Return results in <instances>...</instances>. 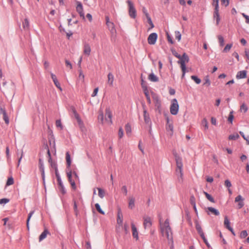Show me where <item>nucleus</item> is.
<instances>
[{
	"mask_svg": "<svg viewBox=\"0 0 249 249\" xmlns=\"http://www.w3.org/2000/svg\"><path fill=\"white\" fill-rule=\"evenodd\" d=\"M123 136H124L123 129L122 127H120L119 129V132H118V136H119V139H121L122 138H123Z\"/></svg>",
	"mask_w": 249,
	"mask_h": 249,
	"instance_id": "09e8293b",
	"label": "nucleus"
},
{
	"mask_svg": "<svg viewBox=\"0 0 249 249\" xmlns=\"http://www.w3.org/2000/svg\"><path fill=\"white\" fill-rule=\"evenodd\" d=\"M83 53L89 56L91 53V48L89 44L87 42L84 43Z\"/></svg>",
	"mask_w": 249,
	"mask_h": 249,
	"instance_id": "f8f14e48",
	"label": "nucleus"
},
{
	"mask_svg": "<svg viewBox=\"0 0 249 249\" xmlns=\"http://www.w3.org/2000/svg\"><path fill=\"white\" fill-rule=\"evenodd\" d=\"M76 10L79 14L80 17L85 19V14L83 12V7L82 3L79 1H76Z\"/></svg>",
	"mask_w": 249,
	"mask_h": 249,
	"instance_id": "6e6552de",
	"label": "nucleus"
},
{
	"mask_svg": "<svg viewBox=\"0 0 249 249\" xmlns=\"http://www.w3.org/2000/svg\"><path fill=\"white\" fill-rule=\"evenodd\" d=\"M14 184V179L13 178H9L6 182V185L9 186Z\"/></svg>",
	"mask_w": 249,
	"mask_h": 249,
	"instance_id": "c03bdc74",
	"label": "nucleus"
},
{
	"mask_svg": "<svg viewBox=\"0 0 249 249\" xmlns=\"http://www.w3.org/2000/svg\"><path fill=\"white\" fill-rule=\"evenodd\" d=\"M95 207L97 210V211L100 213L102 214H104V212L101 209L100 205L98 203H96L95 205Z\"/></svg>",
	"mask_w": 249,
	"mask_h": 249,
	"instance_id": "4c0bfd02",
	"label": "nucleus"
},
{
	"mask_svg": "<svg viewBox=\"0 0 249 249\" xmlns=\"http://www.w3.org/2000/svg\"><path fill=\"white\" fill-rule=\"evenodd\" d=\"M160 229L162 235L166 236L168 240L172 242V233L168 219L163 223H160Z\"/></svg>",
	"mask_w": 249,
	"mask_h": 249,
	"instance_id": "f257e3e1",
	"label": "nucleus"
},
{
	"mask_svg": "<svg viewBox=\"0 0 249 249\" xmlns=\"http://www.w3.org/2000/svg\"><path fill=\"white\" fill-rule=\"evenodd\" d=\"M66 163L67 166V169L68 170H71L70 166L71 165V156L69 154V152H67L66 154Z\"/></svg>",
	"mask_w": 249,
	"mask_h": 249,
	"instance_id": "412c9836",
	"label": "nucleus"
},
{
	"mask_svg": "<svg viewBox=\"0 0 249 249\" xmlns=\"http://www.w3.org/2000/svg\"><path fill=\"white\" fill-rule=\"evenodd\" d=\"M196 229L197 231L199 234H200V233L203 232V231L201 228V226L198 224L196 225Z\"/></svg>",
	"mask_w": 249,
	"mask_h": 249,
	"instance_id": "13d9d810",
	"label": "nucleus"
},
{
	"mask_svg": "<svg viewBox=\"0 0 249 249\" xmlns=\"http://www.w3.org/2000/svg\"><path fill=\"white\" fill-rule=\"evenodd\" d=\"M58 186L59 191L61 192L62 194H65L66 193V191L64 186L63 185V183H61V185H58Z\"/></svg>",
	"mask_w": 249,
	"mask_h": 249,
	"instance_id": "37998d69",
	"label": "nucleus"
},
{
	"mask_svg": "<svg viewBox=\"0 0 249 249\" xmlns=\"http://www.w3.org/2000/svg\"><path fill=\"white\" fill-rule=\"evenodd\" d=\"M179 109V105L176 99L171 101V104L170 107V113L174 115H177Z\"/></svg>",
	"mask_w": 249,
	"mask_h": 249,
	"instance_id": "39448f33",
	"label": "nucleus"
},
{
	"mask_svg": "<svg viewBox=\"0 0 249 249\" xmlns=\"http://www.w3.org/2000/svg\"><path fill=\"white\" fill-rule=\"evenodd\" d=\"M233 111H231L230 113L229 117H228V121L230 122L231 124L232 123V121L233 119V115H232Z\"/></svg>",
	"mask_w": 249,
	"mask_h": 249,
	"instance_id": "3c124183",
	"label": "nucleus"
},
{
	"mask_svg": "<svg viewBox=\"0 0 249 249\" xmlns=\"http://www.w3.org/2000/svg\"><path fill=\"white\" fill-rule=\"evenodd\" d=\"M49 234V232L46 229H45L44 231L40 234L39 237V241L40 242L43 239H44L46 237L47 234Z\"/></svg>",
	"mask_w": 249,
	"mask_h": 249,
	"instance_id": "393cba45",
	"label": "nucleus"
},
{
	"mask_svg": "<svg viewBox=\"0 0 249 249\" xmlns=\"http://www.w3.org/2000/svg\"><path fill=\"white\" fill-rule=\"evenodd\" d=\"M248 110V107L245 103H243L240 106V111L244 113L246 112Z\"/></svg>",
	"mask_w": 249,
	"mask_h": 249,
	"instance_id": "473e14b6",
	"label": "nucleus"
},
{
	"mask_svg": "<svg viewBox=\"0 0 249 249\" xmlns=\"http://www.w3.org/2000/svg\"><path fill=\"white\" fill-rule=\"evenodd\" d=\"M122 191L123 192V193L126 196L127 195V188L125 186H123L122 187Z\"/></svg>",
	"mask_w": 249,
	"mask_h": 249,
	"instance_id": "0e129e2a",
	"label": "nucleus"
},
{
	"mask_svg": "<svg viewBox=\"0 0 249 249\" xmlns=\"http://www.w3.org/2000/svg\"><path fill=\"white\" fill-rule=\"evenodd\" d=\"M244 198L241 196H237L235 198V202L238 203L237 207L238 209H241L244 205Z\"/></svg>",
	"mask_w": 249,
	"mask_h": 249,
	"instance_id": "9b49d317",
	"label": "nucleus"
},
{
	"mask_svg": "<svg viewBox=\"0 0 249 249\" xmlns=\"http://www.w3.org/2000/svg\"><path fill=\"white\" fill-rule=\"evenodd\" d=\"M114 81V76L111 73H109L107 75V84L110 86H113V83Z\"/></svg>",
	"mask_w": 249,
	"mask_h": 249,
	"instance_id": "5701e85b",
	"label": "nucleus"
},
{
	"mask_svg": "<svg viewBox=\"0 0 249 249\" xmlns=\"http://www.w3.org/2000/svg\"><path fill=\"white\" fill-rule=\"evenodd\" d=\"M126 3L128 7L129 16L132 18H135L137 16V12L134 3L130 0H127Z\"/></svg>",
	"mask_w": 249,
	"mask_h": 249,
	"instance_id": "20e7f679",
	"label": "nucleus"
},
{
	"mask_svg": "<svg viewBox=\"0 0 249 249\" xmlns=\"http://www.w3.org/2000/svg\"><path fill=\"white\" fill-rule=\"evenodd\" d=\"M202 124H203L204 125L206 129L208 128V124L206 119H205V118L203 119L202 121Z\"/></svg>",
	"mask_w": 249,
	"mask_h": 249,
	"instance_id": "5fc2aeb1",
	"label": "nucleus"
},
{
	"mask_svg": "<svg viewBox=\"0 0 249 249\" xmlns=\"http://www.w3.org/2000/svg\"><path fill=\"white\" fill-rule=\"evenodd\" d=\"M239 138V135L237 133L230 135L229 136V139L230 140H235Z\"/></svg>",
	"mask_w": 249,
	"mask_h": 249,
	"instance_id": "72a5a7b5",
	"label": "nucleus"
},
{
	"mask_svg": "<svg viewBox=\"0 0 249 249\" xmlns=\"http://www.w3.org/2000/svg\"><path fill=\"white\" fill-rule=\"evenodd\" d=\"M98 90H99L98 88H96L94 89L93 92H92V93L91 94V96L92 97L96 96L97 95V94L98 92Z\"/></svg>",
	"mask_w": 249,
	"mask_h": 249,
	"instance_id": "bf43d9fd",
	"label": "nucleus"
},
{
	"mask_svg": "<svg viewBox=\"0 0 249 249\" xmlns=\"http://www.w3.org/2000/svg\"><path fill=\"white\" fill-rule=\"evenodd\" d=\"M67 175L68 178V180L71 185V188L74 190H75L76 189V186L75 183V180L72 178V171L71 170H68Z\"/></svg>",
	"mask_w": 249,
	"mask_h": 249,
	"instance_id": "0eeeda50",
	"label": "nucleus"
},
{
	"mask_svg": "<svg viewBox=\"0 0 249 249\" xmlns=\"http://www.w3.org/2000/svg\"><path fill=\"white\" fill-rule=\"evenodd\" d=\"M219 0H213L212 2V5L214 7L213 16V18H216L217 25L219 24L220 20L219 14Z\"/></svg>",
	"mask_w": 249,
	"mask_h": 249,
	"instance_id": "7ed1b4c3",
	"label": "nucleus"
},
{
	"mask_svg": "<svg viewBox=\"0 0 249 249\" xmlns=\"http://www.w3.org/2000/svg\"><path fill=\"white\" fill-rule=\"evenodd\" d=\"M221 3L227 7L229 4V0H221Z\"/></svg>",
	"mask_w": 249,
	"mask_h": 249,
	"instance_id": "338daca9",
	"label": "nucleus"
},
{
	"mask_svg": "<svg viewBox=\"0 0 249 249\" xmlns=\"http://www.w3.org/2000/svg\"><path fill=\"white\" fill-rule=\"evenodd\" d=\"M65 64L67 67H69L70 69H72V65L69 61L65 60Z\"/></svg>",
	"mask_w": 249,
	"mask_h": 249,
	"instance_id": "4d7b16f0",
	"label": "nucleus"
},
{
	"mask_svg": "<svg viewBox=\"0 0 249 249\" xmlns=\"http://www.w3.org/2000/svg\"><path fill=\"white\" fill-rule=\"evenodd\" d=\"M29 26V22L28 20L26 18L24 19L23 22V27L24 29H28Z\"/></svg>",
	"mask_w": 249,
	"mask_h": 249,
	"instance_id": "a19ab883",
	"label": "nucleus"
},
{
	"mask_svg": "<svg viewBox=\"0 0 249 249\" xmlns=\"http://www.w3.org/2000/svg\"><path fill=\"white\" fill-rule=\"evenodd\" d=\"M206 212L208 214H210V213L215 215H218L219 214V212L217 210L211 207L206 208Z\"/></svg>",
	"mask_w": 249,
	"mask_h": 249,
	"instance_id": "4468645a",
	"label": "nucleus"
},
{
	"mask_svg": "<svg viewBox=\"0 0 249 249\" xmlns=\"http://www.w3.org/2000/svg\"><path fill=\"white\" fill-rule=\"evenodd\" d=\"M148 79L152 82H158L159 80L158 77L156 76L153 73H150L148 76Z\"/></svg>",
	"mask_w": 249,
	"mask_h": 249,
	"instance_id": "a878e982",
	"label": "nucleus"
},
{
	"mask_svg": "<svg viewBox=\"0 0 249 249\" xmlns=\"http://www.w3.org/2000/svg\"><path fill=\"white\" fill-rule=\"evenodd\" d=\"M224 225L225 226L226 228L228 229V230L231 228V227L230 226V222L227 216H225L224 218Z\"/></svg>",
	"mask_w": 249,
	"mask_h": 249,
	"instance_id": "c85d7f7f",
	"label": "nucleus"
},
{
	"mask_svg": "<svg viewBox=\"0 0 249 249\" xmlns=\"http://www.w3.org/2000/svg\"><path fill=\"white\" fill-rule=\"evenodd\" d=\"M158 35L156 33L151 34L147 38L148 43L150 45H154L157 40Z\"/></svg>",
	"mask_w": 249,
	"mask_h": 249,
	"instance_id": "1a4fd4ad",
	"label": "nucleus"
},
{
	"mask_svg": "<svg viewBox=\"0 0 249 249\" xmlns=\"http://www.w3.org/2000/svg\"><path fill=\"white\" fill-rule=\"evenodd\" d=\"M3 119L4 120L5 123L7 124H9V118H8V116L7 115L6 113L3 115Z\"/></svg>",
	"mask_w": 249,
	"mask_h": 249,
	"instance_id": "864d4df0",
	"label": "nucleus"
},
{
	"mask_svg": "<svg viewBox=\"0 0 249 249\" xmlns=\"http://www.w3.org/2000/svg\"><path fill=\"white\" fill-rule=\"evenodd\" d=\"M131 229L132 232V236L134 238L136 239V240H138L139 239V234L138 231H137V228L133 223H131Z\"/></svg>",
	"mask_w": 249,
	"mask_h": 249,
	"instance_id": "ddd939ff",
	"label": "nucleus"
},
{
	"mask_svg": "<svg viewBox=\"0 0 249 249\" xmlns=\"http://www.w3.org/2000/svg\"><path fill=\"white\" fill-rule=\"evenodd\" d=\"M123 214H122L121 210L119 209L118 211V213H117V224L119 226H122V224H123Z\"/></svg>",
	"mask_w": 249,
	"mask_h": 249,
	"instance_id": "f3484780",
	"label": "nucleus"
},
{
	"mask_svg": "<svg viewBox=\"0 0 249 249\" xmlns=\"http://www.w3.org/2000/svg\"><path fill=\"white\" fill-rule=\"evenodd\" d=\"M247 235H248L247 231H241L240 236V238H244L246 237H247Z\"/></svg>",
	"mask_w": 249,
	"mask_h": 249,
	"instance_id": "8fccbe9b",
	"label": "nucleus"
},
{
	"mask_svg": "<svg viewBox=\"0 0 249 249\" xmlns=\"http://www.w3.org/2000/svg\"><path fill=\"white\" fill-rule=\"evenodd\" d=\"M225 185L228 187V188H230L231 186V182L229 180H226L225 181Z\"/></svg>",
	"mask_w": 249,
	"mask_h": 249,
	"instance_id": "e2e57ef3",
	"label": "nucleus"
},
{
	"mask_svg": "<svg viewBox=\"0 0 249 249\" xmlns=\"http://www.w3.org/2000/svg\"><path fill=\"white\" fill-rule=\"evenodd\" d=\"M39 169H40V171L41 172L42 178L43 180H44V178H45L44 168L43 165L41 162V160H39Z\"/></svg>",
	"mask_w": 249,
	"mask_h": 249,
	"instance_id": "cd10ccee",
	"label": "nucleus"
},
{
	"mask_svg": "<svg viewBox=\"0 0 249 249\" xmlns=\"http://www.w3.org/2000/svg\"><path fill=\"white\" fill-rule=\"evenodd\" d=\"M125 129L126 133L127 135L129 136L131 132V125L129 124H127L125 126Z\"/></svg>",
	"mask_w": 249,
	"mask_h": 249,
	"instance_id": "2f4dec72",
	"label": "nucleus"
},
{
	"mask_svg": "<svg viewBox=\"0 0 249 249\" xmlns=\"http://www.w3.org/2000/svg\"><path fill=\"white\" fill-rule=\"evenodd\" d=\"M55 176L57 178V181L58 182V185H61V183H62V180L61 179L60 177L57 172V169L55 170Z\"/></svg>",
	"mask_w": 249,
	"mask_h": 249,
	"instance_id": "58836bf2",
	"label": "nucleus"
},
{
	"mask_svg": "<svg viewBox=\"0 0 249 249\" xmlns=\"http://www.w3.org/2000/svg\"><path fill=\"white\" fill-rule=\"evenodd\" d=\"M51 78L55 85V86L60 90L62 91V89L61 88L60 84L57 79L56 76L53 73L51 72Z\"/></svg>",
	"mask_w": 249,
	"mask_h": 249,
	"instance_id": "2eb2a0df",
	"label": "nucleus"
},
{
	"mask_svg": "<svg viewBox=\"0 0 249 249\" xmlns=\"http://www.w3.org/2000/svg\"><path fill=\"white\" fill-rule=\"evenodd\" d=\"M142 12L146 16V18H148V17H150V16L147 12V11L145 7L142 8Z\"/></svg>",
	"mask_w": 249,
	"mask_h": 249,
	"instance_id": "680f3d73",
	"label": "nucleus"
},
{
	"mask_svg": "<svg viewBox=\"0 0 249 249\" xmlns=\"http://www.w3.org/2000/svg\"><path fill=\"white\" fill-rule=\"evenodd\" d=\"M143 226L144 228H148L152 225L151 219L149 217H145L143 218Z\"/></svg>",
	"mask_w": 249,
	"mask_h": 249,
	"instance_id": "dca6fc26",
	"label": "nucleus"
},
{
	"mask_svg": "<svg viewBox=\"0 0 249 249\" xmlns=\"http://www.w3.org/2000/svg\"><path fill=\"white\" fill-rule=\"evenodd\" d=\"M135 198L133 196H130L128 198V207L129 208L132 209L135 207Z\"/></svg>",
	"mask_w": 249,
	"mask_h": 249,
	"instance_id": "4be33fe9",
	"label": "nucleus"
},
{
	"mask_svg": "<svg viewBox=\"0 0 249 249\" xmlns=\"http://www.w3.org/2000/svg\"><path fill=\"white\" fill-rule=\"evenodd\" d=\"M98 118V120H100L102 124H103V123H104V122H105L104 120V114H103V112L102 111H101L99 113Z\"/></svg>",
	"mask_w": 249,
	"mask_h": 249,
	"instance_id": "79ce46f5",
	"label": "nucleus"
},
{
	"mask_svg": "<svg viewBox=\"0 0 249 249\" xmlns=\"http://www.w3.org/2000/svg\"><path fill=\"white\" fill-rule=\"evenodd\" d=\"M191 79L193 80L197 84L201 83V80L195 75H192L191 77Z\"/></svg>",
	"mask_w": 249,
	"mask_h": 249,
	"instance_id": "ea45409f",
	"label": "nucleus"
},
{
	"mask_svg": "<svg viewBox=\"0 0 249 249\" xmlns=\"http://www.w3.org/2000/svg\"><path fill=\"white\" fill-rule=\"evenodd\" d=\"M176 171L177 175L178 176V181L182 182L183 181L182 168H180V171L179 170V168H177Z\"/></svg>",
	"mask_w": 249,
	"mask_h": 249,
	"instance_id": "aec40b11",
	"label": "nucleus"
},
{
	"mask_svg": "<svg viewBox=\"0 0 249 249\" xmlns=\"http://www.w3.org/2000/svg\"><path fill=\"white\" fill-rule=\"evenodd\" d=\"M55 124L57 127H60L61 129L62 128V125L60 120H56Z\"/></svg>",
	"mask_w": 249,
	"mask_h": 249,
	"instance_id": "6e6d98bb",
	"label": "nucleus"
},
{
	"mask_svg": "<svg viewBox=\"0 0 249 249\" xmlns=\"http://www.w3.org/2000/svg\"><path fill=\"white\" fill-rule=\"evenodd\" d=\"M247 71L245 70L239 71L237 72L236 78L238 79L245 78L247 77Z\"/></svg>",
	"mask_w": 249,
	"mask_h": 249,
	"instance_id": "a211bd4d",
	"label": "nucleus"
},
{
	"mask_svg": "<svg viewBox=\"0 0 249 249\" xmlns=\"http://www.w3.org/2000/svg\"><path fill=\"white\" fill-rule=\"evenodd\" d=\"M147 21H148V23L149 24V25H150V27H151L149 29V30L154 28V25L152 21L151 18L148 17V18H147Z\"/></svg>",
	"mask_w": 249,
	"mask_h": 249,
	"instance_id": "603ef678",
	"label": "nucleus"
},
{
	"mask_svg": "<svg viewBox=\"0 0 249 249\" xmlns=\"http://www.w3.org/2000/svg\"><path fill=\"white\" fill-rule=\"evenodd\" d=\"M145 96H146V99H147V101L148 102V103L149 104H150L151 103V100H150V96H149V92H148V90H145V92H144Z\"/></svg>",
	"mask_w": 249,
	"mask_h": 249,
	"instance_id": "a18cd8bd",
	"label": "nucleus"
},
{
	"mask_svg": "<svg viewBox=\"0 0 249 249\" xmlns=\"http://www.w3.org/2000/svg\"><path fill=\"white\" fill-rule=\"evenodd\" d=\"M73 113H74V117L77 120L78 126H79V128H80L81 130L82 131H86V127L84 125V124L83 121L80 119V117L79 115H78V114L76 112V111L75 110H73Z\"/></svg>",
	"mask_w": 249,
	"mask_h": 249,
	"instance_id": "423d86ee",
	"label": "nucleus"
},
{
	"mask_svg": "<svg viewBox=\"0 0 249 249\" xmlns=\"http://www.w3.org/2000/svg\"><path fill=\"white\" fill-rule=\"evenodd\" d=\"M218 39L219 41L220 46L221 47L223 46V45H224V39L223 37L221 35H219L218 36Z\"/></svg>",
	"mask_w": 249,
	"mask_h": 249,
	"instance_id": "c9c22d12",
	"label": "nucleus"
},
{
	"mask_svg": "<svg viewBox=\"0 0 249 249\" xmlns=\"http://www.w3.org/2000/svg\"><path fill=\"white\" fill-rule=\"evenodd\" d=\"M204 195H205L206 197L211 202L214 203V200L213 198L207 192H204Z\"/></svg>",
	"mask_w": 249,
	"mask_h": 249,
	"instance_id": "f704fd0d",
	"label": "nucleus"
},
{
	"mask_svg": "<svg viewBox=\"0 0 249 249\" xmlns=\"http://www.w3.org/2000/svg\"><path fill=\"white\" fill-rule=\"evenodd\" d=\"M79 78L84 81V75L82 73V71H80L79 72Z\"/></svg>",
	"mask_w": 249,
	"mask_h": 249,
	"instance_id": "774afa93",
	"label": "nucleus"
},
{
	"mask_svg": "<svg viewBox=\"0 0 249 249\" xmlns=\"http://www.w3.org/2000/svg\"><path fill=\"white\" fill-rule=\"evenodd\" d=\"M190 202H191V204L193 206L196 205L195 198V197L194 196H191V197H190Z\"/></svg>",
	"mask_w": 249,
	"mask_h": 249,
	"instance_id": "69168bd1",
	"label": "nucleus"
},
{
	"mask_svg": "<svg viewBox=\"0 0 249 249\" xmlns=\"http://www.w3.org/2000/svg\"><path fill=\"white\" fill-rule=\"evenodd\" d=\"M175 160L177 165V168H179V170H180V168H182L183 167L182 159L179 156H176Z\"/></svg>",
	"mask_w": 249,
	"mask_h": 249,
	"instance_id": "6ab92c4d",
	"label": "nucleus"
},
{
	"mask_svg": "<svg viewBox=\"0 0 249 249\" xmlns=\"http://www.w3.org/2000/svg\"><path fill=\"white\" fill-rule=\"evenodd\" d=\"M204 80L205 82L204 83V85H205L207 87H209L211 84V82L209 79V77L208 76H206Z\"/></svg>",
	"mask_w": 249,
	"mask_h": 249,
	"instance_id": "de8ad7c7",
	"label": "nucleus"
},
{
	"mask_svg": "<svg viewBox=\"0 0 249 249\" xmlns=\"http://www.w3.org/2000/svg\"><path fill=\"white\" fill-rule=\"evenodd\" d=\"M97 190H98L99 196L100 198H103L105 196V191L103 189L100 188H98Z\"/></svg>",
	"mask_w": 249,
	"mask_h": 249,
	"instance_id": "7c9ffc66",
	"label": "nucleus"
},
{
	"mask_svg": "<svg viewBox=\"0 0 249 249\" xmlns=\"http://www.w3.org/2000/svg\"><path fill=\"white\" fill-rule=\"evenodd\" d=\"M232 44H227L226 46H225V47L224 48L223 52L224 53H227V52H228L230 50L231 48L232 47Z\"/></svg>",
	"mask_w": 249,
	"mask_h": 249,
	"instance_id": "e433bc0d",
	"label": "nucleus"
},
{
	"mask_svg": "<svg viewBox=\"0 0 249 249\" xmlns=\"http://www.w3.org/2000/svg\"><path fill=\"white\" fill-rule=\"evenodd\" d=\"M179 59L180 60L178 61V63L180 65V67L182 71V78H183L186 73V63L188 62L189 58L188 56L184 53L181 57H180Z\"/></svg>",
	"mask_w": 249,
	"mask_h": 249,
	"instance_id": "f03ea898",
	"label": "nucleus"
},
{
	"mask_svg": "<svg viewBox=\"0 0 249 249\" xmlns=\"http://www.w3.org/2000/svg\"><path fill=\"white\" fill-rule=\"evenodd\" d=\"M112 113L111 111L109 108H107L106 109V118L105 122L108 123V124H112Z\"/></svg>",
	"mask_w": 249,
	"mask_h": 249,
	"instance_id": "9d476101",
	"label": "nucleus"
},
{
	"mask_svg": "<svg viewBox=\"0 0 249 249\" xmlns=\"http://www.w3.org/2000/svg\"><path fill=\"white\" fill-rule=\"evenodd\" d=\"M181 35L179 31L175 32V37L179 41L181 39Z\"/></svg>",
	"mask_w": 249,
	"mask_h": 249,
	"instance_id": "49530a36",
	"label": "nucleus"
},
{
	"mask_svg": "<svg viewBox=\"0 0 249 249\" xmlns=\"http://www.w3.org/2000/svg\"><path fill=\"white\" fill-rule=\"evenodd\" d=\"M9 199L7 198H2L0 199V204H5L9 202Z\"/></svg>",
	"mask_w": 249,
	"mask_h": 249,
	"instance_id": "052dcab7",
	"label": "nucleus"
},
{
	"mask_svg": "<svg viewBox=\"0 0 249 249\" xmlns=\"http://www.w3.org/2000/svg\"><path fill=\"white\" fill-rule=\"evenodd\" d=\"M106 24L111 33H113L115 32V25L112 22L110 21Z\"/></svg>",
	"mask_w": 249,
	"mask_h": 249,
	"instance_id": "b1692460",
	"label": "nucleus"
},
{
	"mask_svg": "<svg viewBox=\"0 0 249 249\" xmlns=\"http://www.w3.org/2000/svg\"><path fill=\"white\" fill-rule=\"evenodd\" d=\"M34 211H31L28 214V218H27V222H26L27 228L28 231L29 230V221H30V220L31 217L32 216L33 214H34Z\"/></svg>",
	"mask_w": 249,
	"mask_h": 249,
	"instance_id": "c756f323",
	"label": "nucleus"
},
{
	"mask_svg": "<svg viewBox=\"0 0 249 249\" xmlns=\"http://www.w3.org/2000/svg\"><path fill=\"white\" fill-rule=\"evenodd\" d=\"M143 117H144V121L146 123L148 124L150 122V119L149 114L147 112L146 110H144V111H143Z\"/></svg>",
	"mask_w": 249,
	"mask_h": 249,
	"instance_id": "bb28decb",
	"label": "nucleus"
}]
</instances>
